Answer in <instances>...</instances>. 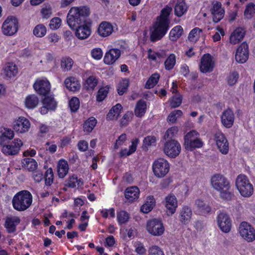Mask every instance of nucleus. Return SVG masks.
<instances>
[{
    "label": "nucleus",
    "instance_id": "35",
    "mask_svg": "<svg viewBox=\"0 0 255 255\" xmlns=\"http://www.w3.org/2000/svg\"><path fill=\"white\" fill-rule=\"evenodd\" d=\"M57 172L60 178H64L68 173L69 167L67 162L64 160H60L58 164Z\"/></svg>",
    "mask_w": 255,
    "mask_h": 255
},
{
    "label": "nucleus",
    "instance_id": "52",
    "mask_svg": "<svg viewBox=\"0 0 255 255\" xmlns=\"http://www.w3.org/2000/svg\"><path fill=\"white\" fill-rule=\"evenodd\" d=\"M53 172L52 168H50L48 169L44 175L45 183L47 186H50L53 181Z\"/></svg>",
    "mask_w": 255,
    "mask_h": 255
},
{
    "label": "nucleus",
    "instance_id": "59",
    "mask_svg": "<svg viewBox=\"0 0 255 255\" xmlns=\"http://www.w3.org/2000/svg\"><path fill=\"white\" fill-rule=\"evenodd\" d=\"M135 252L139 255H143L146 253V249L142 243L140 242H135L134 244Z\"/></svg>",
    "mask_w": 255,
    "mask_h": 255
},
{
    "label": "nucleus",
    "instance_id": "22",
    "mask_svg": "<svg viewBox=\"0 0 255 255\" xmlns=\"http://www.w3.org/2000/svg\"><path fill=\"white\" fill-rule=\"evenodd\" d=\"M192 211L190 207L184 206L179 212L178 220L183 225H187L191 221Z\"/></svg>",
    "mask_w": 255,
    "mask_h": 255
},
{
    "label": "nucleus",
    "instance_id": "41",
    "mask_svg": "<svg viewBox=\"0 0 255 255\" xmlns=\"http://www.w3.org/2000/svg\"><path fill=\"white\" fill-rule=\"evenodd\" d=\"M43 105H46L50 110H54L56 107V102L51 95H47L44 96L42 100Z\"/></svg>",
    "mask_w": 255,
    "mask_h": 255
},
{
    "label": "nucleus",
    "instance_id": "47",
    "mask_svg": "<svg viewBox=\"0 0 255 255\" xmlns=\"http://www.w3.org/2000/svg\"><path fill=\"white\" fill-rule=\"evenodd\" d=\"M129 86V80L128 79H123L119 84L118 93L120 95H123L127 91Z\"/></svg>",
    "mask_w": 255,
    "mask_h": 255
},
{
    "label": "nucleus",
    "instance_id": "58",
    "mask_svg": "<svg viewBox=\"0 0 255 255\" xmlns=\"http://www.w3.org/2000/svg\"><path fill=\"white\" fill-rule=\"evenodd\" d=\"M178 128L177 127H172L168 129L164 134L165 139H171L177 134Z\"/></svg>",
    "mask_w": 255,
    "mask_h": 255
},
{
    "label": "nucleus",
    "instance_id": "48",
    "mask_svg": "<svg viewBox=\"0 0 255 255\" xmlns=\"http://www.w3.org/2000/svg\"><path fill=\"white\" fill-rule=\"evenodd\" d=\"M176 63L175 56L173 54H171L167 57L164 62L165 68L167 70L172 69Z\"/></svg>",
    "mask_w": 255,
    "mask_h": 255
},
{
    "label": "nucleus",
    "instance_id": "28",
    "mask_svg": "<svg viewBox=\"0 0 255 255\" xmlns=\"http://www.w3.org/2000/svg\"><path fill=\"white\" fill-rule=\"evenodd\" d=\"M245 31L241 27L236 29L231 34L230 41L232 44H236L241 41L244 37Z\"/></svg>",
    "mask_w": 255,
    "mask_h": 255
},
{
    "label": "nucleus",
    "instance_id": "3",
    "mask_svg": "<svg viewBox=\"0 0 255 255\" xmlns=\"http://www.w3.org/2000/svg\"><path fill=\"white\" fill-rule=\"evenodd\" d=\"M211 185L213 189L219 192L221 198L225 200H231L233 194L230 182L224 175L215 174L211 178Z\"/></svg>",
    "mask_w": 255,
    "mask_h": 255
},
{
    "label": "nucleus",
    "instance_id": "44",
    "mask_svg": "<svg viewBox=\"0 0 255 255\" xmlns=\"http://www.w3.org/2000/svg\"><path fill=\"white\" fill-rule=\"evenodd\" d=\"M33 33L36 37H43L46 33V28L43 24H39L33 29Z\"/></svg>",
    "mask_w": 255,
    "mask_h": 255
},
{
    "label": "nucleus",
    "instance_id": "54",
    "mask_svg": "<svg viewBox=\"0 0 255 255\" xmlns=\"http://www.w3.org/2000/svg\"><path fill=\"white\" fill-rule=\"evenodd\" d=\"M133 117L132 112H127L121 120V125L123 127L127 126L128 123L131 121Z\"/></svg>",
    "mask_w": 255,
    "mask_h": 255
},
{
    "label": "nucleus",
    "instance_id": "61",
    "mask_svg": "<svg viewBox=\"0 0 255 255\" xmlns=\"http://www.w3.org/2000/svg\"><path fill=\"white\" fill-rule=\"evenodd\" d=\"M156 138L154 136H147L143 140L145 146H153L156 144Z\"/></svg>",
    "mask_w": 255,
    "mask_h": 255
},
{
    "label": "nucleus",
    "instance_id": "33",
    "mask_svg": "<svg viewBox=\"0 0 255 255\" xmlns=\"http://www.w3.org/2000/svg\"><path fill=\"white\" fill-rule=\"evenodd\" d=\"M22 167L29 171H34L37 168V163L33 158H25L22 160Z\"/></svg>",
    "mask_w": 255,
    "mask_h": 255
},
{
    "label": "nucleus",
    "instance_id": "2",
    "mask_svg": "<svg viewBox=\"0 0 255 255\" xmlns=\"http://www.w3.org/2000/svg\"><path fill=\"white\" fill-rule=\"evenodd\" d=\"M172 7L166 5L161 10L160 15L156 18L153 25V30L150 34L151 41L160 39L166 33L170 23L169 15L172 11Z\"/></svg>",
    "mask_w": 255,
    "mask_h": 255
},
{
    "label": "nucleus",
    "instance_id": "39",
    "mask_svg": "<svg viewBox=\"0 0 255 255\" xmlns=\"http://www.w3.org/2000/svg\"><path fill=\"white\" fill-rule=\"evenodd\" d=\"M97 123V120L95 118L90 117L84 123V131L88 133L91 132L96 126Z\"/></svg>",
    "mask_w": 255,
    "mask_h": 255
},
{
    "label": "nucleus",
    "instance_id": "17",
    "mask_svg": "<svg viewBox=\"0 0 255 255\" xmlns=\"http://www.w3.org/2000/svg\"><path fill=\"white\" fill-rule=\"evenodd\" d=\"M249 58V47L247 43H242L237 48L235 55L236 61L240 63H244Z\"/></svg>",
    "mask_w": 255,
    "mask_h": 255
},
{
    "label": "nucleus",
    "instance_id": "26",
    "mask_svg": "<svg viewBox=\"0 0 255 255\" xmlns=\"http://www.w3.org/2000/svg\"><path fill=\"white\" fill-rule=\"evenodd\" d=\"M113 31V26L109 22L103 21L99 25L98 32L102 37H107L111 35Z\"/></svg>",
    "mask_w": 255,
    "mask_h": 255
},
{
    "label": "nucleus",
    "instance_id": "1",
    "mask_svg": "<svg viewBox=\"0 0 255 255\" xmlns=\"http://www.w3.org/2000/svg\"><path fill=\"white\" fill-rule=\"evenodd\" d=\"M90 13L89 8L85 6L73 7L68 12L67 23L71 28L76 29L75 35L78 39H85L91 35L90 26L85 23Z\"/></svg>",
    "mask_w": 255,
    "mask_h": 255
},
{
    "label": "nucleus",
    "instance_id": "38",
    "mask_svg": "<svg viewBox=\"0 0 255 255\" xmlns=\"http://www.w3.org/2000/svg\"><path fill=\"white\" fill-rule=\"evenodd\" d=\"M183 29L180 25L173 28L169 33V38L173 41H176L182 34Z\"/></svg>",
    "mask_w": 255,
    "mask_h": 255
},
{
    "label": "nucleus",
    "instance_id": "11",
    "mask_svg": "<svg viewBox=\"0 0 255 255\" xmlns=\"http://www.w3.org/2000/svg\"><path fill=\"white\" fill-rule=\"evenodd\" d=\"M146 228L147 231L155 236H159L162 235L164 231V228L160 220L153 219L147 222Z\"/></svg>",
    "mask_w": 255,
    "mask_h": 255
},
{
    "label": "nucleus",
    "instance_id": "42",
    "mask_svg": "<svg viewBox=\"0 0 255 255\" xmlns=\"http://www.w3.org/2000/svg\"><path fill=\"white\" fill-rule=\"evenodd\" d=\"M117 220L120 225L125 224L128 223L130 218L129 214L124 210H122L117 212Z\"/></svg>",
    "mask_w": 255,
    "mask_h": 255
},
{
    "label": "nucleus",
    "instance_id": "19",
    "mask_svg": "<svg viewBox=\"0 0 255 255\" xmlns=\"http://www.w3.org/2000/svg\"><path fill=\"white\" fill-rule=\"evenodd\" d=\"M20 219L18 216H10L5 218L4 226L9 234L14 233L16 231V226L20 223Z\"/></svg>",
    "mask_w": 255,
    "mask_h": 255
},
{
    "label": "nucleus",
    "instance_id": "30",
    "mask_svg": "<svg viewBox=\"0 0 255 255\" xmlns=\"http://www.w3.org/2000/svg\"><path fill=\"white\" fill-rule=\"evenodd\" d=\"M4 75L8 78L14 77L18 73V68L15 64L8 62L3 68Z\"/></svg>",
    "mask_w": 255,
    "mask_h": 255
},
{
    "label": "nucleus",
    "instance_id": "53",
    "mask_svg": "<svg viewBox=\"0 0 255 255\" xmlns=\"http://www.w3.org/2000/svg\"><path fill=\"white\" fill-rule=\"evenodd\" d=\"M182 112L181 110H174L170 113L168 117L167 120L169 122L174 124L176 122L177 118L182 116Z\"/></svg>",
    "mask_w": 255,
    "mask_h": 255
},
{
    "label": "nucleus",
    "instance_id": "37",
    "mask_svg": "<svg viewBox=\"0 0 255 255\" xmlns=\"http://www.w3.org/2000/svg\"><path fill=\"white\" fill-rule=\"evenodd\" d=\"M155 201L153 196H148L146 201L140 208V210L144 213H149L153 208Z\"/></svg>",
    "mask_w": 255,
    "mask_h": 255
},
{
    "label": "nucleus",
    "instance_id": "45",
    "mask_svg": "<svg viewBox=\"0 0 255 255\" xmlns=\"http://www.w3.org/2000/svg\"><path fill=\"white\" fill-rule=\"evenodd\" d=\"M98 79L94 76H90L86 81L85 87L87 90H93L98 84Z\"/></svg>",
    "mask_w": 255,
    "mask_h": 255
},
{
    "label": "nucleus",
    "instance_id": "36",
    "mask_svg": "<svg viewBox=\"0 0 255 255\" xmlns=\"http://www.w3.org/2000/svg\"><path fill=\"white\" fill-rule=\"evenodd\" d=\"M146 109V102L142 100H140L137 102L134 109L135 116L138 117H142L145 113Z\"/></svg>",
    "mask_w": 255,
    "mask_h": 255
},
{
    "label": "nucleus",
    "instance_id": "4",
    "mask_svg": "<svg viewBox=\"0 0 255 255\" xmlns=\"http://www.w3.org/2000/svg\"><path fill=\"white\" fill-rule=\"evenodd\" d=\"M32 202V196L27 190L17 192L13 197L12 204L13 208L18 211L27 210Z\"/></svg>",
    "mask_w": 255,
    "mask_h": 255
},
{
    "label": "nucleus",
    "instance_id": "55",
    "mask_svg": "<svg viewBox=\"0 0 255 255\" xmlns=\"http://www.w3.org/2000/svg\"><path fill=\"white\" fill-rule=\"evenodd\" d=\"M239 78V74L236 71L230 72L229 75L227 77V82L230 86L235 85Z\"/></svg>",
    "mask_w": 255,
    "mask_h": 255
},
{
    "label": "nucleus",
    "instance_id": "10",
    "mask_svg": "<svg viewBox=\"0 0 255 255\" xmlns=\"http://www.w3.org/2000/svg\"><path fill=\"white\" fill-rule=\"evenodd\" d=\"M239 233L248 242H253L255 240V230L248 223L243 222L239 228Z\"/></svg>",
    "mask_w": 255,
    "mask_h": 255
},
{
    "label": "nucleus",
    "instance_id": "13",
    "mask_svg": "<svg viewBox=\"0 0 255 255\" xmlns=\"http://www.w3.org/2000/svg\"><path fill=\"white\" fill-rule=\"evenodd\" d=\"M218 225L221 231L229 233L231 228L232 223L229 215L224 212H221L217 217Z\"/></svg>",
    "mask_w": 255,
    "mask_h": 255
},
{
    "label": "nucleus",
    "instance_id": "51",
    "mask_svg": "<svg viewBox=\"0 0 255 255\" xmlns=\"http://www.w3.org/2000/svg\"><path fill=\"white\" fill-rule=\"evenodd\" d=\"M255 12V5L251 2L248 4L245 9L244 15L248 19L251 18Z\"/></svg>",
    "mask_w": 255,
    "mask_h": 255
},
{
    "label": "nucleus",
    "instance_id": "64",
    "mask_svg": "<svg viewBox=\"0 0 255 255\" xmlns=\"http://www.w3.org/2000/svg\"><path fill=\"white\" fill-rule=\"evenodd\" d=\"M41 12L44 18H48L52 14L51 7L49 5L45 6L41 9Z\"/></svg>",
    "mask_w": 255,
    "mask_h": 255
},
{
    "label": "nucleus",
    "instance_id": "24",
    "mask_svg": "<svg viewBox=\"0 0 255 255\" xmlns=\"http://www.w3.org/2000/svg\"><path fill=\"white\" fill-rule=\"evenodd\" d=\"M121 54V51L116 48H113L109 50L104 58L105 63L107 64H112L119 58Z\"/></svg>",
    "mask_w": 255,
    "mask_h": 255
},
{
    "label": "nucleus",
    "instance_id": "40",
    "mask_svg": "<svg viewBox=\"0 0 255 255\" xmlns=\"http://www.w3.org/2000/svg\"><path fill=\"white\" fill-rule=\"evenodd\" d=\"M122 109V105L117 104L110 110L107 114V119L111 120H113L114 117H116V119H117Z\"/></svg>",
    "mask_w": 255,
    "mask_h": 255
},
{
    "label": "nucleus",
    "instance_id": "16",
    "mask_svg": "<svg viewBox=\"0 0 255 255\" xmlns=\"http://www.w3.org/2000/svg\"><path fill=\"white\" fill-rule=\"evenodd\" d=\"M33 88L39 95L46 96L49 95L50 84L47 80H38L33 85Z\"/></svg>",
    "mask_w": 255,
    "mask_h": 255
},
{
    "label": "nucleus",
    "instance_id": "12",
    "mask_svg": "<svg viewBox=\"0 0 255 255\" xmlns=\"http://www.w3.org/2000/svg\"><path fill=\"white\" fill-rule=\"evenodd\" d=\"M22 145V142L21 140L18 138H16L7 144L3 145L2 150L4 154L14 155L18 153L20 147Z\"/></svg>",
    "mask_w": 255,
    "mask_h": 255
},
{
    "label": "nucleus",
    "instance_id": "23",
    "mask_svg": "<svg viewBox=\"0 0 255 255\" xmlns=\"http://www.w3.org/2000/svg\"><path fill=\"white\" fill-rule=\"evenodd\" d=\"M235 115L232 110L228 109L224 111L221 116L222 124L227 128H230L234 122Z\"/></svg>",
    "mask_w": 255,
    "mask_h": 255
},
{
    "label": "nucleus",
    "instance_id": "57",
    "mask_svg": "<svg viewBox=\"0 0 255 255\" xmlns=\"http://www.w3.org/2000/svg\"><path fill=\"white\" fill-rule=\"evenodd\" d=\"M148 255H164V254L159 247L153 245L149 248Z\"/></svg>",
    "mask_w": 255,
    "mask_h": 255
},
{
    "label": "nucleus",
    "instance_id": "50",
    "mask_svg": "<svg viewBox=\"0 0 255 255\" xmlns=\"http://www.w3.org/2000/svg\"><path fill=\"white\" fill-rule=\"evenodd\" d=\"M202 32V30L198 27H195L193 29L188 35V39L190 41L195 42L197 40L199 37L200 33Z\"/></svg>",
    "mask_w": 255,
    "mask_h": 255
},
{
    "label": "nucleus",
    "instance_id": "49",
    "mask_svg": "<svg viewBox=\"0 0 255 255\" xmlns=\"http://www.w3.org/2000/svg\"><path fill=\"white\" fill-rule=\"evenodd\" d=\"M109 89L110 86L107 85L105 87L101 88L99 90L97 95V100L98 102H102L106 98L109 92Z\"/></svg>",
    "mask_w": 255,
    "mask_h": 255
},
{
    "label": "nucleus",
    "instance_id": "56",
    "mask_svg": "<svg viewBox=\"0 0 255 255\" xmlns=\"http://www.w3.org/2000/svg\"><path fill=\"white\" fill-rule=\"evenodd\" d=\"M69 105L72 112H75L77 111L80 106L79 99L76 97L72 98L69 101Z\"/></svg>",
    "mask_w": 255,
    "mask_h": 255
},
{
    "label": "nucleus",
    "instance_id": "63",
    "mask_svg": "<svg viewBox=\"0 0 255 255\" xmlns=\"http://www.w3.org/2000/svg\"><path fill=\"white\" fill-rule=\"evenodd\" d=\"M91 55L95 59L100 60L103 56V52L99 48H94L91 51Z\"/></svg>",
    "mask_w": 255,
    "mask_h": 255
},
{
    "label": "nucleus",
    "instance_id": "34",
    "mask_svg": "<svg viewBox=\"0 0 255 255\" xmlns=\"http://www.w3.org/2000/svg\"><path fill=\"white\" fill-rule=\"evenodd\" d=\"M24 103L27 108L33 109L38 105L39 99L35 95H29L25 98Z\"/></svg>",
    "mask_w": 255,
    "mask_h": 255
},
{
    "label": "nucleus",
    "instance_id": "15",
    "mask_svg": "<svg viewBox=\"0 0 255 255\" xmlns=\"http://www.w3.org/2000/svg\"><path fill=\"white\" fill-rule=\"evenodd\" d=\"M215 140L220 151L224 154L229 151V143L224 134L221 132H217L214 135Z\"/></svg>",
    "mask_w": 255,
    "mask_h": 255
},
{
    "label": "nucleus",
    "instance_id": "18",
    "mask_svg": "<svg viewBox=\"0 0 255 255\" xmlns=\"http://www.w3.org/2000/svg\"><path fill=\"white\" fill-rule=\"evenodd\" d=\"M214 63L209 54H204L201 58L200 69L202 73L210 72L213 71Z\"/></svg>",
    "mask_w": 255,
    "mask_h": 255
},
{
    "label": "nucleus",
    "instance_id": "46",
    "mask_svg": "<svg viewBox=\"0 0 255 255\" xmlns=\"http://www.w3.org/2000/svg\"><path fill=\"white\" fill-rule=\"evenodd\" d=\"M73 64V60L70 57L63 58L61 61V67L63 71L70 70Z\"/></svg>",
    "mask_w": 255,
    "mask_h": 255
},
{
    "label": "nucleus",
    "instance_id": "29",
    "mask_svg": "<svg viewBox=\"0 0 255 255\" xmlns=\"http://www.w3.org/2000/svg\"><path fill=\"white\" fill-rule=\"evenodd\" d=\"M139 194V189L135 186L128 187L125 192V197L129 202H133L138 198Z\"/></svg>",
    "mask_w": 255,
    "mask_h": 255
},
{
    "label": "nucleus",
    "instance_id": "14",
    "mask_svg": "<svg viewBox=\"0 0 255 255\" xmlns=\"http://www.w3.org/2000/svg\"><path fill=\"white\" fill-rule=\"evenodd\" d=\"M30 123L28 119L23 117H19L13 123V128L19 133L27 132L30 128Z\"/></svg>",
    "mask_w": 255,
    "mask_h": 255
},
{
    "label": "nucleus",
    "instance_id": "21",
    "mask_svg": "<svg viewBox=\"0 0 255 255\" xmlns=\"http://www.w3.org/2000/svg\"><path fill=\"white\" fill-rule=\"evenodd\" d=\"M213 15V20L217 23L224 16L225 11L222 7V4L219 2H216L213 4V7L210 9Z\"/></svg>",
    "mask_w": 255,
    "mask_h": 255
},
{
    "label": "nucleus",
    "instance_id": "32",
    "mask_svg": "<svg viewBox=\"0 0 255 255\" xmlns=\"http://www.w3.org/2000/svg\"><path fill=\"white\" fill-rule=\"evenodd\" d=\"M188 6L183 0H177L174 6V14L178 17H181L187 11Z\"/></svg>",
    "mask_w": 255,
    "mask_h": 255
},
{
    "label": "nucleus",
    "instance_id": "8",
    "mask_svg": "<svg viewBox=\"0 0 255 255\" xmlns=\"http://www.w3.org/2000/svg\"><path fill=\"white\" fill-rule=\"evenodd\" d=\"M152 170L156 177L162 178L169 172V164L166 160L163 158H158L153 163Z\"/></svg>",
    "mask_w": 255,
    "mask_h": 255
},
{
    "label": "nucleus",
    "instance_id": "27",
    "mask_svg": "<svg viewBox=\"0 0 255 255\" xmlns=\"http://www.w3.org/2000/svg\"><path fill=\"white\" fill-rule=\"evenodd\" d=\"M64 83L67 89L73 92L79 90L81 87L79 81L74 77L67 78L65 80Z\"/></svg>",
    "mask_w": 255,
    "mask_h": 255
},
{
    "label": "nucleus",
    "instance_id": "31",
    "mask_svg": "<svg viewBox=\"0 0 255 255\" xmlns=\"http://www.w3.org/2000/svg\"><path fill=\"white\" fill-rule=\"evenodd\" d=\"M195 205L198 209V211L201 215H206L211 212V208L210 206L203 200L200 199L196 200Z\"/></svg>",
    "mask_w": 255,
    "mask_h": 255
},
{
    "label": "nucleus",
    "instance_id": "43",
    "mask_svg": "<svg viewBox=\"0 0 255 255\" xmlns=\"http://www.w3.org/2000/svg\"><path fill=\"white\" fill-rule=\"evenodd\" d=\"M159 77V74L157 73L153 74L146 82L145 87L147 89L153 88L157 83Z\"/></svg>",
    "mask_w": 255,
    "mask_h": 255
},
{
    "label": "nucleus",
    "instance_id": "7",
    "mask_svg": "<svg viewBox=\"0 0 255 255\" xmlns=\"http://www.w3.org/2000/svg\"><path fill=\"white\" fill-rule=\"evenodd\" d=\"M18 21L14 16H8L1 26L2 33L5 36H12L18 30Z\"/></svg>",
    "mask_w": 255,
    "mask_h": 255
},
{
    "label": "nucleus",
    "instance_id": "20",
    "mask_svg": "<svg viewBox=\"0 0 255 255\" xmlns=\"http://www.w3.org/2000/svg\"><path fill=\"white\" fill-rule=\"evenodd\" d=\"M164 204L168 214L173 215L175 213L178 206L177 200L173 194H170L165 198Z\"/></svg>",
    "mask_w": 255,
    "mask_h": 255
},
{
    "label": "nucleus",
    "instance_id": "5",
    "mask_svg": "<svg viewBox=\"0 0 255 255\" xmlns=\"http://www.w3.org/2000/svg\"><path fill=\"white\" fill-rule=\"evenodd\" d=\"M236 186L242 196L249 197L252 195L254 188L246 176L242 174L238 176Z\"/></svg>",
    "mask_w": 255,
    "mask_h": 255
},
{
    "label": "nucleus",
    "instance_id": "25",
    "mask_svg": "<svg viewBox=\"0 0 255 255\" xmlns=\"http://www.w3.org/2000/svg\"><path fill=\"white\" fill-rule=\"evenodd\" d=\"M14 137L13 131L9 128H0V145L5 144L8 141Z\"/></svg>",
    "mask_w": 255,
    "mask_h": 255
},
{
    "label": "nucleus",
    "instance_id": "60",
    "mask_svg": "<svg viewBox=\"0 0 255 255\" xmlns=\"http://www.w3.org/2000/svg\"><path fill=\"white\" fill-rule=\"evenodd\" d=\"M61 20L59 17H55L50 20L49 27L51 29L55 30L58 29L61 25Z\"/></svg>",
    "mask_w": 255,
    "mask_h": 255
},
{
    "label": "nucleus",
    "instance_id": "6",
    "mask_svg": "<svg viewBox=\"0 0 255 255\" xmlns=\"http://www.w3.org/2000/svg\"><path fill=\"white\" fill-rule=\"evenodd\" d=\"M199 136V134L196 130H193L188 132L184 136L185 148L192 151L195 148L202 147L203 142Z\"/></svg>",
    "mask_w": 255,
    "mask_h": 255
},
{
    "label": "nucleus",
    "instance_id": "62",
    "mask_svg": "<svg viewBox=\"0 0 255 255\" xmlns=\"http://www.w3.org/2000/svg\"><path fill=\"white\" fill-rule=\"evenodd\" d=\"M76 182H77V177L75 175H72L65 181V186L70 188H74L76 186Z\"/></svg>",
    "mask_w": 255,
    "mask_h": 255
},
{
    "label": "nucleus",
    "instance_id": "9",
    "mask_svg": "<svg viewBox=\"0 0 255 255\" xmlns=\"http://www.w3.org/2000/svg\"><path fill=\"white\" fill-rule=\"evenodd\" d=\"M181 145L179 142L174 139L166 141L163 146V152L170 158H175L181 152Z\"/></svg>",
    "mask_w": 255,
    "mask_h": 255
}]
</instances>
